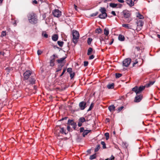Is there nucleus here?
<instances>
[{
    "instance_id": "47",
    "label": "nucleus",
    "mask_w": 160,
    "mask_h": 160,
    "mask_svg": "<svg viewBox=\"0 0 160 160\" xmlns=\"http://www.w3.org/2000/svg\"><path fill=\"white\" fill-rule=\"evenodd\" d=\"M70 126V125H68L67 127V129L68 131H71Z\"/></svg>"
},
{
    "instance_id": "25",
    "label": "nucleus",
    "mask_w": 160,
    "mask_h": 160,
    "mask_svg": "<svg viewBox=\"0 0 160 160\" xmlns=\"http://www.w3.org/2000/svg\"><path fill=\"white\" fill-rule=\"evenodd\" d=\"M137 17L140 19H143L144 18L143 16L139 12L137 13Z\"/></svg>"
},
{
    "instance_id": "57",
    "label": "nucleus",
    "mask_w": 160,
    "mask_h": 160,
    "mask_svg": "<svg viewBox=\"0 0 160 160\" xmlns=\"http://www.w3.org/2000/svg\"><path fill=\"white\" fill-rule=\"evenodd\" d=\"M111 0H103V2H107L110 1Z\"/></svg>"
},
{
    "instance_id": "63",
    "label": "nucleus",
    "mask_w": 160,
    "mask_h": 160,
    "mask_svg": "<svg viewBox=\"0 0 160 160\" xmlns=\"http://www.w3.org/2000/svg\"><path fill=\"white\" fill-rule=\"evenodd\" d=\"M7 30H8L9 31L10 30V28H8L7 29Z\"/></svg>"
},
{
    "instance_id": "7",
    "label": "nucleus",
    "mask_w": 160,
    "mask_h": 160,
    "mask_svg": "<svg viewBox=\"0 0 160 160\" xmlns=\"http://www.w3.org/2000/svg\"><path fill=\"white\" fill-rule=\"evenodd\" d=\"M99 11L101 13L99 14L98 17L101 19H105L107 17V14L106 12V10L105 8L101 7L99 9Z\"/></svg>"
},
{
    "instance_id": "50",
    "label": "nucleus",
    "mask_w": 160,
    "mask_h": 160,
    "mask_svg": "<svg viewBox=\"0 0 160 160\" xmlns=\"http://www.w3.org/2000/svg\"><path fill=\"white\" fill-rule=\"evenodd\" d=\"M143 22H142V21H141L140 22V26L141 27V28H142V26H143Z\"/></svg>"
},
{
    "instance_id": "48",
    "label": "nucleus",
    "mask_w": 160,
    "mask_h": 160,
    "mask_svg": "<svg viewBox=\"0 0 160 160\" xmlns=\"http://www.w3.org/2000/svg\"><path fill=\"white\" fill-rule=\"evenodd\" d=\"M138 61H137V60H136L135 62L133 63V66L134 67L136 64L138 63Z\"/></svg>"
},
{
    "instance_id": "6",
    "label": "nucleus",
    "mask_w": 160,
    "mask_h": 160,
    "mask_svg": "<svg viewBox=\"0 0 160 160\" xmlns=\"http://www.w3.org/2000/svg\"><path fill=\"white\" fill-rule=\"evenodd\" d=\"M122 14L125 18H128L127 22H129L131 21L132 19L131 18V13L129 11L125 10H124L122 12Z\"/></svg>"
},
{
    "instance_id": "45",
    "label": "nucleus",
    "mask_w": 160,
    "mask_h": 160,
    "mask_svg": "<svg viewBox=\"0 0 160 160\" xmlns=\"http://www.w3.org/2000/svg\"><path fill=\"white\" fill-rule=\"evenodd\" d=\"M63 66V65H62V66L60 68L57 69L56 72H58L59 71H60L62 69V67Z\"/></svg>"
},
{
    "instance_id": "52",
    "label": "nucleus",
    "mask_w": 160,
    "mask_h": 160,
    "mask_svg": "<svg viewBox=\"0 0 160 160\" xmlns=\"http://www.w3.org/2000/svg\"><path fill=\"white\" fill-rule=\"evenodd\" d=\"M118 1L119 2L121 3H123L124 2V0H118Z\"/></svg>"
},
{
    "instance_id": "34",
    "label": "nucleus",
    "mask_w": 160,
    "mask_h": 160,
    "mask_svg": "<svg viewBox=\"0 0 160 160\" xmlns=\"http://www.w3.org/2000/svg\"><path fill=\"white\" fill-rule=\"evenodd\" d=\"M92 41V39L91 38H88L87 40V43L88 45H90Z\"/></svg>"
},
{
    "instance_id": "61",
    "label": "nucleus",
    "mask_w": 160,
    "mask_h": 160,
    "mask_svg": "<svg viewBox=\"0 0 160 160\" xmlns=\"http://www.w3.org/2000/svg\"><path fill=\"white\" fill-rule=\"evenodd\" d=\"M136 48L137 49L138 51L140 50V48L139 47H136Z\"/></svg>"
},
{
    "instance_id": "16",
    "label": "nucleus",
    "mask_w": 160,
    "mask_h": 160,
    "mask_svg": "<svg viewBox=\"0 0 160 160\" xmlns=\"http://www.w3.org/2000/svg\"><path fill=\"white\" fill-rule=\"evenodd\" d=\"M52 39L54 41H56L58 40V36L57 34H53L52 36Z\"/></svg>"
},
{
    "instance_id": "28",
    "label": "nucleus",
    "mask_w": 160,
    "mask_h": 160,
    "mask_svg": "<svg viewBox=\"0 0 160 160\" xmlns=\"http://www.w3.org/2000/svg\"><path fill=\"white\" fill-rule=\"evenodd\" d=\"M57 43L59 46L62 47L63 46L64 42L63 41H58Z\"/></svg>"
},
{
    "instance_id": "59",
    "label": "nucleus",
    "mask_w": 160,
    "mask_h": 160,
    "mask_svg": "<svg viewBox=\"0 0 160 160\" xmlns=\"http://www.w3.org/2000/svg\"><path fill=\"white\" fill-rule=\"evenodd\" d=\"M74 8H75V9L76 11H77V6L76 5H75V4H74Z\"/></svg>"
},
{
    "instance_id": "2",
    "label": "nucleus",
    "mask_w": 160,
    "mask_h": 160,
    "mask_svg": "<svg viewBox=\"0 0 160 160\" xmlns=\"http://www.w3.org/2000/svg\"><path fill=\"white\" fill-rule=\"evenodd\" d=\"M32 74V72L28 70L25 72L23 74L24 78L26 80L28 79L30 83L31 84H34L35 83V78L32 77H30V75ZM32 77V76H31Z\"/></svg>"
},
{
    "instance_id": "51",
    "label": "nucleus",
    "mask_w": 160,
    "mask_h": 160,
    "mask_svg": "<svg viewBox=\"0 0 160 160\" xmlns=\"http://www.w3.org/2000/svg\"><path fill=\"white\" fill-rule=\"evenodd\" d=\"M82 123L79 122L78 123V127H80L81 126H82Z\"/></svg>"
},
{
    "instance_id": "13",
    "label": "nucleus",
    "mask_w": 160,
    "mask_h": 160,
    "mask_svg": "<svg viewBox=\"0 0 160 160\" xmlns=\"http://www.w3.org/2000/svg\"><path fill=\"white\" fill-rule=\"evenodd\" d=\"M86 103L83 101L80 102L79 104V108L81 110H83L86 107Z\"/></svg>"
},
{
    "instance_id": "32",
    "label": "nucleus",
    "mask_w": 160,
    "mask_h": 160,
    "mask_svg": "<svg viewBox=\"0 0 160 160\" xmlns=\"http://www.w3.org/2000/svg\"><path fill=\"white\" fill-rule=\"evenodd\" d=\"M94 103H91L88 109V111H89L91 110L93 108L94 106Z\"/></svg>"
},
{
    "instance_id": "64",
    "label": "nucleus",
    "mask_w": 160,
    "mask_h": 160,
    "mask_svg": "<svg viewBox=\"0 0 160 160\" xmlns=\"http://www.w3.org/2000/svg\"><path fill=\"white\" fill-rule=\"evenodd\" d=\"M157 37L158 38L160 39V35L158 34Z\"/></svg>"
},
{
    "instance_id": "14",
    "label": "nucleus",
    "mask_w": 160,
    "mask_h": 160,
    "mask_svg": "<svg viewBox=\"0 0 160 160\" xmlns=\"http://www.w3.org/2000/svg\"><path fill=\"white\" fill-rule=\"evenodd\" d=\"M108 108L111 112H113L115 110V107L113 105L109 106Z\"/></svg>"
},
{
    "instance_id": "29",
    "label": "nucleus",
    "mask_w": 160,
    "mask_h": 160,
    "mask_svg": "<svg viewBox=\"0 0 160 160\" xmlns=\"http://www.w3.org/2000/svg\"><path fill=\"white\" fill-rule=\"evenodd\" d=\"M96 157V154H94L92 155H91L90 156L89 159L90 160H92L94 159H95Z\"/></svg>"
},
{
    "instance_id": "20",
    "label": "nucleus",
    "mask_w": 160,
    "mask_h": 160,
    "mask_svg": "<svg viewBox=\"0 0 160 160\" xmlns=\"http://www.w3.org/2000/svg\"><path fill=\"white\" fill-rule=\"evenodd\" d=\"M55 59L53 58L52 59H51L50 60V65L51 66H53L54 65V62H55Z\"/></svg>"
},
{
    "instance_id": "37",
    "label": "nucleus",
    "mask_w": 160,
    "mask_h": 160,
    "mask_svg": "<svg viewBox=\"0 0 160 160\" xmlns=\"http://www.w3.org/2000/svg\"><path fill=\"white\" fill-rule=\"evenodd\" d=\"M122 75L121 74L118 73H116V77L117 78H120L121 77Z\"/></svg>"
},
{
    "instance_id": "17",
    "label": "nucleus",
    "mask_w": 160,
    "mask_h": 160,
    "mask_svg": "<svg viewBox=\"0 0 160 160\" xmlns=\"http://www.w3.org/2000/svg\"><path fill=\"white\" fill-rule=\"evenodd\" d=\"M118 39L119 41H123L125 40V37L123 35L120 34L119 35Z\"/></svg>"
},
{
    "instance_id": "54",
    "label": "nucleus",
    "mask_w": 160,
    "mask_h": 160,
    "mask_svg": "<svg viewBox=\"0 0 160 160\" xmlns=\"http://www.w3.org/2000/svg\"><path fill=\"white\" fill-rule=\"evenodd\" d=\"M13 24L14 26H16L17 25V22H16V21L15 20L14 21V22L13 23Z\"/></svg>"
},
{
    "instance_id": "33",
    "label": "nucleus",
    "mask_w": 160,
    "mask_h": 160,
    "mask_svg": "<svg viewBox=\"0 0 160 160\" xmlns=\"http://www.w3.org/2000/svg\"><path fill=\"white\" fill-rule=\"evenodd\" d=\"M114 156L112 155L110 158L106 159L105 160H114Z\"/></svg>"
},
{
    "instance_id": "46",
    "label": "nucleus",
    "mask_w": 160,
    "mask_h": 160,
    "mask_svg": "<svg viewBox=\"0 0 160 160\" xmlns=\"http://www.w3.org/2000/svg\"><path fill=\"white\" fill-rule=\"evenodd\" d=\"M94 57V56L93 55H92L89 56V59H93Z\"/></svg>"
},
{
    "instance_id": "12",
    "label": "nucleus",
    "mask_w": 160,
    "mask_h": 160,
    "mask_svg": "<svg viewBox=\"0 0 160 160\" xmlns=\"http://www.w3.org/2000/svg\"><path fill=\"white\" fill-rule=\"evenodd\" d=\"M68 124L69 125L71 126L74 129H75L77 127L76 123L74 122L73 120L69 119L68 121Z\"/></svg>"
},
{
    "instance_id": "35",
    "label": "nucleus",
    "mask_w": 160,
    "mask_h": 160,
    "mask_svg": "<svg viewBox=\"0 0 160 160\" xmlns=\"http://www.w3.org/2000/svg\"><path fill=\"white\" fill-rule=\"evenodd\" d=\"M98 12H95V13H93L92 14H91L90 15L91 17H94L97 16L98 14Z\"/></svg>"
},
{
    "instance_id": "39",
    "label": "nucleus",
    "mask_w": 160,
    "mask_h": 160,
    "mask_svg": "<svg viewBox=\"0 0 160 160\" xmlns=\"http://www.w3.org/2000/svg\"><path fill=\"white\" fill-rule=\"evenodd\" d=\"M67 71L69 73L72 72V69L71 68H68L67 69Z\"/></svg>"
},
{
    "instance_id": "40",
    "label": "nucleus",
    "mask_w": 160,
    "mask_h": 160,
    "mask_svg": "<svg viewBox=\"0 0 160 160\" xmlns=\"http://www.w3.org/2000/svg\"><path fill=\"white\" fill-rule=\"evenodd\" d=\"M154 81H151L150 82H149L148 84V86L149 87V86L152 85L154 83Z\"/></svg>"
},
{
    "instance_id": "60",
    "label": "nucleus",
    "mask_w": 160,
    "mask_h": 160,
    "mask_svg": "<svg viewBox=\"0 0 160 160\" xmlns=\"http://www.w3.org/2000/svg\"><path fill=\"white\" fill-rule=\"evenodd\" d=\"M113 41H114L113 39H112V41L109 43V44L110 45L112 44V43H113Z\"/></svg>"
},
{
    "instance_id": "42",
    "label": "nucleus",
    "mask_w": 160,
    "mask_h": 160,
    "mask_svg": "<svg viewBox=\"0 0 160 160\" xmlns=\"http://www.w3.org/2000/svg\"><path fill=\"white\" fill-rule=\"evenodd\" d=\"M66 69L65 68H64L63 69V71L62 72V73H61V75L60 76V77H61L62 76V75H63V74L65 72V71H66Z\"/></svg>"
},
{
    "instance_id": "23",
    "label": "nucleus",
    "mask_w": 160,
    "mask_h": 160,
    "mask_svg": "<svg viewBox=\"0 0 160 160\" xmlns=\"http://www.w3.org/2000/svg\"><path fill=\"white\" fill-rule=\"evenodd\" d=\"M66 58V57L60 58V59L57 60V61L59 63H61Z\"/></svg>"
},
{
    "instance_id": "3",
    "label": "nucleus",
    "mask_w": 160,
    "mask_h": 160,
    "mask_svg": "<svg viewBox=\"0 0 160 160\" xmlns=\"http://www.w3.org/2000/svg\"><path fill=\"white\" fill-rule=\"evenodd\" d=\"M28 20L30 23L35 24L38 22V19L36 14L33 12L29 13L28 16Z\"/></svg>"
},
{
    "instance_id": "38",
    "label": "nucleus",
    "mask_w": 160,
    "mask_h": 160,
    "mask_svg": "<svg viewBox=\"0 0 160 160\" xmlns=\"http://www.w3.org/2000/svg\"><path fill=\"white\" fill-rule=\"evenodd\" d=\"M70 74V77L71 79H72L75 75V73L72 72L71 73H69Z\"/></svg>"
},
{
    "instance_id": "58",
    "label": "nucleus",
    "mask_w": 160,
    "mask_h": 160,
    "mask_svg": "<svg viewBox=\"0 0 160 160\" xmlns=\"http://www.w3.org/2000/svg\"><path fill=\"white\" fill-rule=\"evenodd\" d=\"M42 17L43 19H45L46 17V15L45 13H44L42 15Z\"/></svg>"
},
{
    "instance_id": "30",
    "label": "nucleus",
    "mask_w": 160,
    "mask_h": 160,
    "mask_svg": "<svg viewBox=\"0 0 160 160\" xmlns=\"http://www.w3.org/2000/svg\"><path fill=\"white\" fill-rule=\"evenodd\" d=\"M101 144L102 145V148L103 149H105L106 148V144L104 142L101 141Z\"/></svg>"
},
{
    "instance_id": "9",
    "label": "nucleus",
    "mask_w": 160,
    "mask_h": 160,
    "mask_svg": "<svg viewBox=\"0 0 160 160\" xmlns=\"http://www.w3.org/2000/svg\"><path fill=\"white\" fill-rule=\"evenodd\" d=\"M138 0H126L127 4L130 7L134 6V4L137 3Z\"/></svg>"
},
{
    "instance_id": "55",
    "label": "nucleus",
    "mask_w": 160,
    "mask_h": 160,
    "mask_svg": "<svg viewBox=\"0 0 160 160\" xmlns=\"http://www.w3.org/2000/svg\"><path fill=\"white\" fill-rule=\"evenodd\" d=\"M110 120L108 118H106V122H110Z\"/></svg>"
},
{
    "instance_id": "24",
    "label": "nucleus",
    "mask_w": 160,
    "mask_h": 160,
    "mask_svg": "<svg viewBox=\"0 0 160 160\" xmlns=\"http://www.w3.org/2000/svg\"><path fill=\"white\" fill-rule=\"evenodd\" d=\"M88 120H86L85 118L83 117H81L79 119V121L82 123H83L86 121H88Z\"/></svg>"
},
{
    "instance_id": "22",
    "label": "nucleus",
    "mask_w": 160,
    "mask_h": 160,
    "mask_svg": "<svg viewBox=\"0 0 160 160\" xmlns=\"http://www.w3.org/2000/svg\"><path fill=\"white\" fill-rule=\"evenodd\" d=\"M93 49L91 48H89L88 50L87 55H89L92 53Z\"/></svg>"
},
{
    "instance_id": "31",
    "label": "nucleus",
    "mask_w": 160,
    "mask_h": 160,
    "mask_svg": "<svg viewBox=\"0 0 160 160\" xmlns=\"http://www.w3.org/2000/svg\"><path fill=\"white\" fill-rule=\"evenodd\" d=\"M102 30L101 28H97L95 30V32L96 33H100L102 32Z\"/></svg>"
},
{
    "instance_id": "21",
    "label": "nucleus",
    "mask_w": 160,
    "mask_h": 160,
    "mask_svg": "<svg viewBox=\"0 0 160 160\" xmlns=\"http://www.w3.org/2000/svg\"><path fill=\"white\" fill-rule=\"evenodd\" d=\"M109 33V30L108 28H106L104 29V34L106 35L107 36L108 35Z\"/></svg>"
},
{
    "instance_id": "5",
    "label": "nucleus",
    "mask_w": 160,
    "mask_h": 160,
    "mask_svg": "<svg viewBox=\"0 0 160 160\" xmlns=\"http://www.w3.org/2000/svg\"><path fill=\"white\" fill-rule=\"evenodd\" d=\"M55 133L57 135H59L60 134H66V130L64 128H61L59 126L56 127L55 129Z\"/></svg>"
},
{
    "instance_id": "53",
    "label": "nucleus",
    "mask_w": 160,
    "mask_h": 160,
    "mask_svg": "<svg viewBox=\"0 0 160 160\" xmlns=\"http://www.w3.org/2000/svg\"><path fill=\"white\" fill-rule=\"evenodd\" d=\"M111 13L114 16H116V14L115 12L114 11H112L111 12Z\"/></svg>"
},
{
    "instance_id": "4",
    "label": "nucleus",
    "mask_w": 160,
    "mask_h": 160,
    "mask_svg": "<svg viewBox=\"0 0 160 160\" xmlns=\"http://www.w3.org/2000/svg\"><path fill=\"white\" fill-rule=\"evenodd\" d=\"M73 42L74 43H76L79 37V34L78 32L76 30H73L72 32Z\"/></svg>"
},
{
    "instance_id": "26",
    "label": "nucleus",
    "mask_w": 160,
    "mask_h": 160,
    "mask_svg": "<svg viewBox=\"0 0 160 160\" xmlns=\"http://www.w3.org/2000/svg\"><path fill=\"white\" fill-rule=\"evenodd\" d=\"M100 145H98L96 146L95 147V148L94 150V151L95 152H96L99 150V149H100Z\"/></svg>"
},
{
    "instance_id": "62",
    "label": "nucleus",
    "mask_w": 160,
    "mask_h": 160,
    "mask_svg": "<svg viewBox=\"0 0 160 160\" xmlns=\"http://www.w3.org/2000/svg\"><path fill=\"white\" fill-rule=\"evenodd\" d=\"M3 1V0H0V4H2Z\"/></svg>"
},
{
    "instance_id": "15",
    "label": "nucleus",
    "mask_w": 160,
    "mask_h": 160,
    "mask_svg": "<svg viewBox=\"0 0 160 160\" xmlns=\"http://www.w3.org/2000/svg\"><path fill=\"white\" fill-rule=\"evenodd\" d=\"M118 5L120 7H121L122 6L120 4H115L113 3H111L109 4V6L113 8H116Z\"/></svg>"
},
{
    "instance_id": "1",
    "label": "nucleus",
    "mask_w": 160,
    "mask_h": 160,
    "mask_svg": "<svg viewBox=\"0 0 160 160\" xmlns=\"http://www.w3.org/2000/svg\"><path fill=\"white\" fill-rule=\"evenodd\" d=\"M145 88V86H141L139 87L137 86H135L133 88L132 90L135 92L136 94V96L135 97L134 101L135 102H140L142 98V94L139 93L143 90Z\"/></svg>"
},
{
    "instance_id": "43",
    "label": "nucleus",
    "mask_w": 160,
    "mask_h": 160,
    "mask_svg": "<svg viewBox=\"0 0 160 160\" xmlns=\"http://www.w3.org/2000/svg\"><path fill=\"white\" fill-rule=\"evenodd\" d=\"M88 64V61H84V66L85 67L87 66Z\"/></svg>"
},
{
    "instance_id": "27",
    "label": "nucleus",
    "mask_w": 160,
    "mask_h": 160,
    "mask_svg": "<svg viewBox=\"0 0 160 160\" xmlns=\"http://www.w3.org/2000/svg\"><path fill=\"white\" fill-rule=\"evenodd\" d=\"M7 35L6 32V31H3L1 32V37H3Z\"/></svg>"
},
{
    "instance_id": "41",
    "label": "nucleus",
    "mask_w": 160,
    "mask_h": 160,
    "mask_svg": "<svg viewBox=\"0 0 160 160\" xmlns=\"http://www.w3.org/2000/svg\"><path fill=\"white\" fill-rule=\"evenodd\" d=\"M42 52V51L40 50H38L37 51V54L39 55H41Z\"/></svg>"
},
{
    "instance_id": "11",
    "label": "nucleus",
    "mask_w": 160,
    "mask_h": 160,
    "mask_svg": "<svg viewBox=\"0 0 160 160\" xmlns=\"http://www.w3.org/2000/svg\"><path fill=\"white\" fill-rule=\"evenodd\" d=\"M91 131V130H85L83 127L81 128L80 129V132H83L82 135L84 137L86 136Z\"/></svg>"
},
{
    "instance_id": "36",
    "label": "nucleus",
    "mask_w": 160,
    "mask_h": 160,
    "mask_svg": "<svg viewBox=\"0 0 160 160\" xmlns=\"http://www.w3.org/2000/svg\"><path fill=\"white\" fill-rule=\"evenodd\" d=\"M42 35L45 38H47L48 37V35L46 33L43 32Z\"/></svg>"
},
{
    "instance_id": "10",
    "label": "nucleus",
    "mask_w": 160,
    "mask_h": 160,
    "mask_svg": "<svg viewBox=\"0 0 160 160\" xmlns=\"http://www.w3.org/2000/svg\"><path fill=\"white\" fill-rule=\"evenodd\" d=\"M131 61V59L129 58L125 59L122 62L123 66L126 67H128L130 64Z\"/></svg>"
},
{
    "instance_id": "49",
    "label": "nucleus",
    "mask_w": 160,
    "mask_h": 160,
    "mask_svg": "<svg viewBox=\"0 0 160 160\" xmlns=\"http://www.w3.org/2000/svg\"><path fill=\"white\" fill-rule=\"evenodd\" d=\"M123 106H121L120 107H119L118 108V111H119V112H120L121 110H122V109L123 108Z\"/></svg>"
},
{
    "instance_id": "44",
    "label": "nucleus",
    "mask_w": 160,
    "mask_h": 160,
    "mask_svg": "<svg viewBox=\"0 0 160 160\" xmlns=\"http://www.w3.org/2000/svg\"><path fill=\"white\" fill-rule=\"evenodd\" d=\"M105 136L106 137V139H108V138H109V133H106L105 134Z\"/></svg>"
},
{
    "instance_id": "56",
    "label": "nucleus",
    "mask_w": 160,
    "mask_h": 160,
    "mask_svg": "<svg viewBox=\"0 0 160 160\" xmlns=\"http://www.w3.org/2000/svg\"><path fill=\"white\" fill-rule=\"evenodd\" d=\"M33 3L37 4L38 3V2L36 0H34L33 1Z\"/></svg>"
},
{
    "instance_id": "18",
    "label": "nucleus",
    "mask_w": 160,
    "mask_h": 160,
    "mask_svg": "<svg viewBox=\"0 0 160 160\" xmlns=\"http://www.w3.org/2000/svg\"><path fill=\"white\" fill-rule=\"evenodd\" d=\"M122 26L128 29H132V26L128 24H123Z\"/></svg>"
},
{
    "instance_id": "19",
    "label": "nucleus",
    "mask_w": 160,
    "mask_h": 160,
    "mask_svg": "<svg viewBox=\"0 0 160 160\" xmlns=\"http://www.w3.org/2000/svg\"><path fill=\"white\" fill-rule=\"evenodd\" d=\"M107 87L108 89H113L114 88V84L113 83L108 84Z\"/></svg>"
},
{
    "instance_id": "8",
    "label": "nucleus",
    "mask_w": 160,
    "mask_h": 160,
    "mask_svg": "<svg viewBox=\"0 0 160 160\" xmlns=\"http://www.w3.org/2000/svg\"><path fill=\"white\" fill-rule=\"evenodd\" d=\"M53 15L57 18L60 17L62 15V12L58 9H55L52 12Z\"/></svg>"
}]
</instances>
